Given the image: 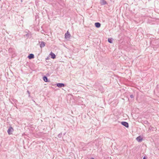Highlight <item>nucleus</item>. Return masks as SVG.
<instances>
[{
  "label": "nucleus",
  "instance_id": "nucleus-1",
  "mask_svg": "<svg viewBox=\"0 0 159 159\" xmlns=\"http://www.w3.org/2000/svg\"><path fill=\"white\" fill-rule=\"evenodd\" d=\"M13 131V129L11 126H10L8 129L7 132L9 135H10L12 134V132Z\"/></svg>",
  "mask_w": 159,
  "mask_h": 159
},
{
  "label": "nucleus",
  "instance_id": "nucleus-2",
  "mask_svg": "<svg viewBox=\"0 0 159 159\" xmlns=\"http://www.w3.org/2000/svg\"><path fill=\"white\" fill-rule=\"evenodd\" d=\"M65 37L66 39H70V35L68 31H67L66 33L65 34Z\"/></svg>",
  "mask_w": 159,
  "mask_h": 159
},
{
  "label": "nucleus",
  "instance_id": "nucleus-3",
  "mask_svg": "<svg viewBox=\"0 0 159 159\" xmlns=\"http://www.w3.org/2000/svg\"><path fill=\"white\" fill-rule=\"evenodd\" d=\"M121 124L127 128H128L129 127V124L127 122L122 121L121 122Z\"/></svg>",
  "mask_w": 159,
  "mask_h": 159
},
{
  "label": "nucleus",
  "instance_id": "nucleus-4",
  "mask_svg": "<svg viewBox=\"0 0 159 159\" xmlns=\"http://www.w3.org/2000/svg\"><path fill=\"white\" fill-rule=\"evenodd\" d=\"M136 139L139 142H141L142 141L143 138L141 136H139L136 138Z\"/></svg>",
  "mask_w": 159,
  "mask_h": 159
},
{
  "label": "nucleus",
  "instance_id": "nucleus-5",
  "mask_svg": "<svg viewBox=\"0 0 159 159\" xmlns=\"http://www.w3.org/2000/svg\"><path fill=\"white\" fill-rule=\"evenodd\" d=\"M57 85L58 87L59 88L64 87L65 86V84L63 83H58Z\"/></svg>",
  "mask_w": 159,
  "mask_h": 159
},
{
  "label": "nucleus",
  "instance_id": "nucleus-6",
  "mask_svg": "<svg viewBox=\"0 0 159 159\" xmlns=\"http://www.w3.org/2000/svg\"><path fill=\"white\" fill-rule=\"evenodd\" d=\"M45 43L43 41H42L40 42V47L41 48H42L44 47L45 45Z\"/></svg>",
  "mask_w": 159,
  "mask_h": 159
},
{
  "label": "nucleus",
  "instance_id": "nucleus-7",
  "mask_svg": "<svg viewBox=\"0 0 159 159\" xmlns=\"http://www.w3.org/2000/svg\"><path fill=\"white\" fill-rule=\"evenodd\" d=\"M95 25L97 28H98L101 26V24L99 22H96L95 23Z\"/></svg>",
  "mask_w": 159,
  "mask_h": 159
},
{
  "label": "nucleus",
  "instance_id": "nucleus-8",
  "mask_svg": "<svg viewBox=\"0 0 159 159\" xmlns=\"http://www.w3.org/2000/svg\"><path fill=\"white\" fill-rule=\"evenodd\" d=\"M50 55L51 56V58H52L54 59L56 58V56L54 53H52V52H51Z\"/></svg>",
  "mask_w": 159,
  "mask_h": 159
},
{
  "label": "nucleus",
  "instance_id": "nucleus-9",
  "mask_svg": "<svg viewBox=\"0 0 159 159\" xmlns=\"http://www.w3.org/2000/svg\"><path fill=\"white\" fill-rule=\"evenodd\" d=\"M28 57L30 59H33L34 58V55L33 54H30L28 56Z\"/></svg>",
  "mask_w": 159,
  "mask_h": 159
},
{
  "label": "nucleus",
  "instance_id": "nucleus-10",
  "mask_svg": "<svg viewBox=\"0 0 159 159\" xmlns=\"http://www.w3.org/2000/svg\"><path fill=\"white\" fill-rule=\"evenodd\" d=\"M43 79L44 81L45 82H48L49 81L48 80V79L46 76H44L43 77Z\"/></svg>",
  "mask_w": 159,
  "mask_h": 159
},
{
  "label": "nucleus",
  "instance_id": "nucleus-11",
  "mask_svg": "<svg viewBox=\"0 0 159 159\" xmlns=\"http://www.w3.org/2000/svg\"><path fill=\"white\" fill-rule=\"evenodd\" d=\"M108 41L110 43H112V40L111 39H108Z\"/></svg>",
  "mask_w": 159,
  "mask_h": 159
},
{
  "label": "nucleus",
  "instance_id": "nucleus-12",
  "mask_svg": "<svg viewBox=\"0 0 159 159\" xmlns=\"http://www.w3.org/2000/svg\"><path fill=\"white\" fill-rule=\"evenodd\" d=\"M102 5H105L107 3L106 1L104 0L102 1Z\"/></svg>",
  "mask_w": 159,
  "mask_h": 159
},
{
  "label": "nucleus",
  "instance_id": "nucleus-13",
  "mask_svg": "<svg viewBox=\"0 0 159 159\" xmlns=\"http://www.w3.org/2000/svg\"><path fill=\"white\" fill-rule=\"evenodd\" d=\"M62 133H61L60 134H59L58 135V137L59 138H61V137H62Z\"/></svg>",
  "mask_w": 159,
  "mask_h": 159
},
{
  "label": "nucleus",
  "instance_id": "nucleus-14",
  "mask_svg": "<svg viewBox=\"0 0 159 159\" xmlns=\"http://www.w3.org/2000/svg\"><path fill=\"white\" fill-rule=\"evenodd\" d=\"M27 93H28V94H29V97H30V92L28 90H27Z\"/></svg>",
  "mask_w": 159,
  "mask_h": 159
},
{
  "label": "nucleus",
  "instance_id": "nucleus-15",
  "mask_svg": "<svg viewBox=\"0 0 159 159\" xmlns=\"http://www.w3.org/2000/svg\"><path fill=\"white\" fill-rule=\"evenodd\" d=\"M130 97L131 98H133L134 97V96L133 95H130Z\"/></svg>",
  "mask_w": 159,
  "mask_h": 159
},
{
  "label": "nucleus",
  "instance_id": "nucleus-16",
  "mask_svg": "<svg viewBox=\"0 0 159 159\" xmlns=\"http://www.w3.org/2000/svg\"><path fill=\"white\" fill-rule=\"evenodd\" d=\"M143 159H146V158L145 157H143Z\"/></svg>",
  "mask_w": 159,
  "mask_h": 159
},
{
  "label": "nucleus",
  "instance_id": "nucleus-17",
  "mask_svg": "<svg viewBox=\"0 0 159 159\" xmlns=\"http://www.w3.org/2000/svg\"><path fill=\"white\" fill-rule=\"evenodd\" d=\"M25 35L26 36H27L28 35V34H27Z\"/></svg>",
  "mask_w": 159,
  "mask_h": 159
},
{
  "label": "nucleus",
  "instance_id": "nucleus-18",
  "mask_svg": "<svg viewBox=\"0 0 159 159\" xmlns=\"http://www.w3.org/2000/svg\"><path fill=\"white\" fill-rule=\"evenodd\" d=\"M91 159H94L93 158H91Z\"/></svg>",
  "mask_w": 159,
  "mask_h": 159
},
{
  "label": "nucleus",
  "instance_id": "nucleus-19",
  "mask_svg": "<svg viewBox=\"0 0 159 159\" xmlns=\"http://www.w3.org/2000/svg\"><path fill=\"white\" fill-rule=\"evenodd\" d=\"M65 134H66V133L64 134V135Z\"/></svg>",
  "mask_w": 159,
  "mask_h": 159
}]
</instances>
